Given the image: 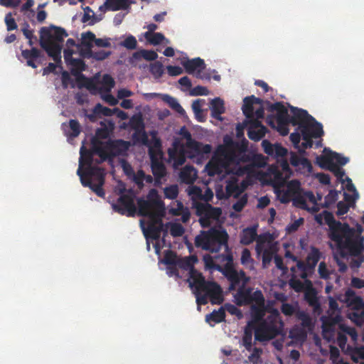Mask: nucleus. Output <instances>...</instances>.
Returning <instances> with one entry per match:
<instances>
[{
    "label": "nucleus",
    "mask_w": 364,
    "mask_h": 364,
    "mask_svg": "<svg viewBox=\"0 0 364 364\" xmlns=\"http://www.w3.org/2000/svg\"><path fill=\"white\" fill-rule=\"evenodd\" d=\"M323 220L325 223L328 225L330 239L337 244L338 240L340 239L341 230H342L343 223L336 220L333 215L327 210H323Z\"/></svg>",
    "instance_id": "21"
},
{
    "label": "nucleus",
    "mask_w": 364,
    "mask_h": 364,
    "mask_svg": "<svg viewBox=\"0 0 364 364\" xmlns=\"http://www.w3.org/2000/svg\"><path fill=\"white\" fill-rule=\"evenodd\" d=\"M130 143L123 139L109 140L107 141V149L112 158L124 154L129 149Z\"/></svg>",
    "instance_id": "28"
},
{
    "label": "nucleus",
    "mask_w": 364,
    "mask_h": 364,
    "mask_svg": "<svg viewBox=\"0 0 364 364\" xmlns=\"http://www.w3.org/2000/svg\"><path fill=\"white\" fill-rule=\"evenodd\" d=\"M168 157L171 161L173 162L174 168H178L182 166L186 159V150L184 144L176 139L173 141L172 147L168 150Z\"/></svg>",
    "instance_id": "18"
},
{
    "label": "nucleus",
    "mask_w": 364,
    "mask_h": 364,
    "mask_svg": "<svg viewBox=\"0 0 364 364\" xmlns=\"http://www.w3.org/2000/svg\"><path fill=\"white\" fill-rule=\"evenodd\" d=\"M21 31L23 36L28 40H31V38H34V41H37L36 36L34 35V31L30 28V26L28 23H24L21 28Z\"/></svg>",
    "instance_id": "63"
},
{
    "label": "nucleus",
    "mask_w": 364,
    "mask_h": 364,
    "mask_svg": "<svg viewBox=\"0 0 364 364\" xmlns=\"http://www.w3.org/2000/svg\"><path fill=\"white\" fill-rule=\"evenodd\" d=\"M200 102L201 100L200 99L194 100L192 103V109L198 120L203 122V118L200 116V114L202 113V105Z\"/></svg>",
    "instance_id": "64"
},
{
    "label": "nucleus",
    "mask_w": 364,
    "mask_h": 364,
    "mask_svg": "<svg viewBox=\"0 0 364 364\" xmlns=\"http://www.w3.org/2000/svg\"><path fill=\"white\" fill-rule=\"evenodd\" d=\"M138 207L140 215L148 217L156 223L161 222V218L164 214V203L160 199L156 189L149 191L146 200L139 199Z\"/></svg>",
    "instance_id": "12"
},
{
    "label": "nucleus",
    "mask_w": 364,
    "mask_h": 364,
    "mask_svg": "<svg viewBox=\"0 0 364 364\" xmlns=\"http://www.w3.org/2000/svg\"><path fill=\"white\" fill-rule=\"evenodd\" d=\"M132 57L136 60L144 58L146 60L152 61L155 60L158 58V54L154 50L141 49L134 53Z\"/></svg>",
    "instance_id": "42"
},
{
    "label": "nucleus",
    "mask_w": 364,
    "mask_h": 364,
    "mask_svg": "<svg viewBox=\"0 0 364 364\" xmlns=\"http://www.w3.org/2000/svg\"><path fill=\"white\" fill-rule=\"evenodd\" d=\"M197 212L199 215L206 216L213 220L218 219L222 214L221 208L213 207L208 203L198 205Z\"/></svg>",
    "instance_id": "32"
},
{
    "label": "nucleus",
    "mask_w": 364,
    "mask_h": 364,
    "mask_svg": "<svg viewBox=\"0 0 364 364\" xmlns=\"http://www.w3.org/2000/svg\"><path fill=\"white\" fill-rule=\"evenodd\" d=\"M222 307L224 308V311H227L231 315L236 316L238 318L242 317V313L236 306L230 303H225Z\"/></svg>",
    "instance_id": "57"
},
{
    "label": "nucleus",
    "mask_w": 364,
    "mask_h": 364,
    "mask_svg": "<svg viewBox=\"0 0 364 364\" xmlns=\"http://www.w3.org/2000/svg\"><path fill=\"white\" fill-rule=\"evenodd\" d=\"M332 151L327 147L323 149V154L317 156L316 159V164L323 169L328 170L333 165Z\"/></svg>",
    "instance_id": "34"
},
{
    "label": "nucleus",
    "mask_w": 364,
    "mask_h": 364,
    "mask_svg": "<svg viewBox=\"0 0 364 364\" xmlns=\"http://www.w3.org/2000/svg\"><path fill=\"white\" fill-rule=\"evenodd\" d=\"M323 135L322 124L306 109L297 107V153L302 154L309 148L321 147Z\"/></svg>",
    "instance_id": "1"
},
{
    "label": "nucleus",
    "mask_w": 364,
    "mask_h": 364,
    "mask_svg": "<svg viewBox=\"0 0 364 364\" xmlns=\"http://www.w3.org/2000/svg\"><path fill=\"white\" fill-rule=\"evenodd\" d=\"M329 171L334 174L339 182L344 183L345 180L343 179V176H345V171L342 168L334 163Z\"/></svg>",
    "instance_id": "58"
},
{
    "label": "nucleus",
    "mask_w": 364,
    "mask_h": 364,
    "mask_svg": "<svg viewBox=\"0 0 364 364\" xmlns=\"http://www.w3.org/2000/svg\"><path fill=\"white\" fill-rule=\"evenodd\" d=\"M210 104L211 116L218 120H222L221 114L225 111L223 100L220 97H215Z\"/></svg>",
    "instance_id": "38"
},
{
    "label": "nucleus",
    "mask_w": 364,
    "mask_h": 364,
    "mask_svg": "<svg viewBox=\"0 0 364 364\" xmlns=\"http://www.w3.org/2000/svg\"><path fill=\"white\" fill-rule=\"evenodd\" d=\"M277 193L282 203H287L291 201L292 205L296 206V179L289 181L287 190H279Z\"/></svg>",
    "instance_id": "25"
},
{
    "label": "nucleus",
    "mask_w": 364,
    "mask_h": 364,
    "mask_svg": "<svg viewBox=\"0 0 364 364\" xmlns=\"http://www.w3.org/2000/svg\"><path fill=\"white\" fill-rule=\"evenodd\" d=\"M339 328L344 334L348 335L353 342L357 341L358 333L354 328L349 327L345 324H340Z\"/></svg>",
    "instance_id": "55"
},
{
    "label": "nucleus",
    "mask_w": 364,
    "mask_h": 364,
    "mask_svg": "<svg viewBox=\"0 0 364 364\" xmlns=\"http://www.w3.org/2000/svg\"><path fill=\"white\" fill-rule=\"evenodd\" d=\"M262 146L265 154L276 159L277 164L275 166H271L269 170L277 179L284 182L285 178L283 177V173L279 170V168L285 173V178L289 177L291 173L287 159V149L282 146L280 144H272L267 139L262 141Z\"/></svg>",
    "instance_id": "7"
},
{
    "label": "nucleus",
    "mask_w": 364,
    "mask_h": 364,
    "mask_svg": "<svg viewBox=\"0 0 364 364\" xmlns=\"http://www.w3.org/2000/svg\"><path fill=\"white\" fill-rule=\"evenodd\" d=\"M145 236L146 238L148 250L150 249V242H152L155 247V250H160V247L158 244L160 239V231L156 228L154 227L153 225H150L148 228Z\"/></svg>",
    "instance_id": "36"
},
{
    "label": "nucleus",
    "mask_w": 364,
    "mask_h": 364,
    "mask_svg": "<svg viewBox=\"0 0 364 364\" xmlns=\"http://www.w3.org/2000/svg\"><path fill=\"white\" fill-rule=\"evenodd\" d=\"M226 254H222L213 257L214 262L219 264L222 267H225L230 263V267H234L232 252H225Z\"/></svg>",
    "instance_id": "41"
},
{
    "label": "nucleus",
    "mask_w": 364,
    "mask_h": 364,
    "mask_svg": "<svg viewBox=\"0 0 364 364\" xmlns=\"http://www.w3.org/2000/svg\"><path fill=\"white\" fill-rule=\"evenodd\" d=\"M144 36L154 46L160 44L165 39L164 36L161 33H151L150 32H146Z\"/></svg>",
    "instance_id": "48"
},
{
    "label": "nucleus",
    "mask_w": 364,
    "mask_h": 364,
    "mask_svg": "<svg viewBox=\"0 0 364 364\" xmlns=\"http://www.w3.org/2000/svg\"><path fill=\"white\" fill-rule=\"evenodd\" d=\"M229 235L223 228H211L207 231H201L195 239V245L197 247H201L202 250H230L228 241Z\"/></svg>",
    "instance_id": "8"
},
{
    "label": "nucleus",
    "mask_w": 364,
    "mask_h": 364,
    "mask_svg": "<svg viewBox=\"0 0 364 364\" xmlns=\"http://www.w3.org/2000/svg\"><path fill=\"white\" fill-rule=\"evenodd\" d=\"M150 73L155 79H159L164 73L163 64L159 61H156L150 65Z\"/></svg>",
    "instance_id": "46"
},
{
    "label": "nucleus",
    "mask_w": 364,
    "mask_h": 364,
    "mask_svg": "<svg viewBox=\"0 0 364 364\" xmlns=\"http://www.w3.org/2000/svg\"><path fill=\"white\" fill-rule=\"evenodd\" d=\"M68 36L64 28L53 25L40 30L41 47L57 63H61L62 43Z\"/></svg>",
    "instance_id": "5"
},
{
    "label": "nucleus",
    "mask_w": 364,
    "mask_h": 364,
    "mask_svg": "<svg viewBox=\"0 0 364 364\" xmlns=\"http://www.w3.org/2000/svg\"><path fill=\"white\" fill-rule=\"evenodd\" d=\"M164 256L160 262L166 266V274L168 277L181 278L178 269H182L189 272L188 282L191 288H194L196 291L200 289L207 282L203 274L194 268V264L197 262L196 256L181 257L177 255L176 252H164Z\"/></svg>",
    "instance_id": "3"
},
{
    "label": "nucleus",
    "mask_w": 364,
    "mask_h": 364,
    "mask_svg": "<svg viewBox=\"0 0 364 364\" xmlns=\"http://www.w3.org/2000/svg\"><path fill=\"white\" fill-rule=\"evenodd\" d=\"M255 325L252 321L248 322L244 330V334L242 338V345L247 351L252 350V332L255 331Z\"/></svg>",
    "instance_id": "37"
},
{
    "label": "nucleus",
    "mask_w": 364,
    "mask_h": 364,
    "mask_svg": "<svg viewBox=\"0 0 364 364\" xmlns=\"http://www.w3.org/2000/svg\"><path fill=\"white\" fill-rule=\"evenodd\" d=\"M94 112L97 114H102L106 117H111L115 114L114 108L110 109L107 107H104L100 103L95 105Z\"/></svg>",
    "instance_id": "53"
},
{
    "label": "nucleus",
    "mask_w": 364,
    "mask_h": 364,
    "mask_svg": "<svg viewBox=\"0 0 364 364\" xmlns=\"http://www.w3.org/2000/svg\"><path fill=\"white\" fill-rule=\"evenodd\" d=\"M338 191L336 190H331L324 198V206L329 207L333 204L338 199Z\"/></svg>",
    "instance_id": "61"
},
{
    "label": "nucleus",
    "mask_w": 364,
    "mask_h": 364,
    "mask_svg": "<svg viewBox=\"0 0 364 364\" xmlns=\"http://www.w3.org/2000/svg\"><path fill=\"white\" fill-rule=\"evenodd\" d=\"M235 302L239 306L250 305L252 319H260L267 311L265 299L261 290L253 291L251 287H240L234 295Z\"/></svg>",
    "instance_id": "6"
},
{
    "label": "nucleus",
    "mask_w": 364,
    "mask_h": 364,
    "mask_svg": "<svg viewBox=\"0 0 364 364\" xmlns=\"http://www.w3.org/2000/svg\"><path fill=\"white\" fill-rule=\"evenodd\" d=\"M200 291L206 293L213 304H220L223 301L222 289L220 286L215 282L207 281L200 289Z\"/></svg>",
    "instance_id": "22"
},
{
    "label": "nucleus",
    "mask_w": 364,
    "mask_h": 364,
    "mask_svg": "<svg viewBox=\"0 0 364 364\" xmlns=\"http://www.w3.org/2000/svg\"><path fill=\"white\" fill-rule=\"evenodd\" d=\"M274 237L269 232H265L257 235V244L255 250H278L272 247Z\"/></svg>",
    "instance_id": "30"
},
{
    "label": "nucleus",
    "mask_w": 364,
    "mask_h": 364,
    "mask_svg": "<svg viewBox=\"0 0 364 364\" xmlns=\"http://www.w3.org/2000/svg\"><path fill=\"white\" fill-rule=\"evenodd\" d=\"M22 57L27 60L38 59L41 57V51L37 48H32L31 50H22Z\"/></svg>",
    "instance_id": "51"
},
{
    "label": "nucleus",
    "mask_w": 364,
    "mask_h": 364,
    "mask_svg": "<svg viewBox=\"0 0 364 364\" xmlns=\"http://www.w3.org/2000/svg\"><path fill=\"white\" fill-rule=\"evenodd\" d=\"M344 296V301L352 309L358 311L364 309V302L362 297L357 296L353 290L348 289Z\"/></svg>",
    "instance_id": "29"
},
{
    "label": "nucleus",
    "mask_w": 364,
    "mask_h": 364,
    "mask_svg": "<svg viewBox=\"0 0 364 364\" xmlns=\"http://www.w3.org/2000/svg\"><path fill=\"white\" fill-rule=\"evenodd\" d=\"M232 139L228 136H225L223 139V144L218 146L215 151V156L205 166V170L208 175L214 176L220 175L223 172V170L228 166L235 164V161H232L229 159V148Z\"/></svg>",
    "instance_id": "13"
},
{
    "label": "nucleus",
    "mask_w": 364,
    "mask_h": 364,
    "mask_svg": "<svg viewBox=\"0 0 364 364\" xmlns=\"http://www.w3.org/2000/svg\"><path fill=\"white\" fill-rule=\"evenodd\" d=\"M205 266L208 269L217 270L221 272L229 281L230 291L237 289L240 287H245L250 280L243 270L237 272L234 267H230V263L225 267L214 262V260L209 255L203 256Z\"/></svg>",
    "instance_id": "11"
},
{
    "label": "nucleus",
    "mask_w": 364,
    "mask_h": 364,
    "mask_svg": "<svg viewBox=\"0 0 364 364\" xmlns=\"http://www.w3.org/2000/svg\"><path fill=\"white\" fill-rule=\"evenodd\" d=\"M181 65L187 73L194 74L197 78L202 80L209 78L208 75H204L202 72L205 69V65L204 60L200 58L183 60Z\"/></svg>",
    "instance_id": "19"
},
{
    "label": "nucleus",
    "mask_w": 364,
    "mask_h": 364,
    "mask_svg": "<svg viewBox=\"0 0 364 364\" xmlns=\"http://www.w3.org/2000/svg\"><path fill=\"white\" fill-rule=\"evenodd\" d=\"M164 193L166 198L175 199L178 195V187L176 184L167 186L164 189Z\"/></svg>",
    "instance_id": "52"
},
{
    "label": "nucleus",
    "mask_w": 364,
    "mask_h": 364,
    "mask_svg": "<svg viewBox=\"0 0 364 364\" xmlns=\"http://www.w3.org/2000/svg\"><path fill=\"white\" fill-rule=\"evenodd\" d=\"M164 100L170 105L171 108L175 109L178 113L184 112L183 108L178 102L176 98L166 95L164 96Z\"/></svg>",
    "instance_id": "54"
},
{
    "label": "nucleus",
    "mask_w": 364,
    "mask_h": 364,
    "mask_svg": "<svg viewBox=\"0 0 364 364\" xmlns=\"http://www.w3.org/2000/svg\"><path fill=\"white\" fill-rule=\"evenodd\" d=\"M292 116L290 117L288 109L282 102H275L269 104L268 111L271 112L269 117L274 118L277 122V129L282 136L289 134L288 126L291 124L296 126V107H291Z\"/></svg>",
    "instance_id": "14"
},
{
    "label": "nucleus",
    "mask_w": 364,
    "mask_h": 364,
    "mask_svg": "<svg viewBox=\"0 0 364 364\" xmlns=\"http://www.w3.org/2000/svg\"><path fill=\"white\" fill-rule=\"evenodd\" d=\"M337 343L344 353L348 352V347H351L347 344V336L341 331L338 333Z\"/></svg>",
    "instance_id": "56"
},
{
    "label": "nucleus",
    "mask_w": 364,
    "mask_h": 364,
    "mask_svg": "<svg viewBox=\"0 0 364 364\" xmlns=\"http://www.w3.org/2000/svg\"><path fill=\"white\" fill-rule=\"evenodd\" d=\"M120 196L116 203L112 204L113 210L122 215L134 216L136 211L134 204V194L132 190L120 191Z\"/></svg>",
    "instance_id": "16"
},
{
    "label": "nucleus",
    "mask_w": 364,
    "mask_h": 364,
    "mask_svg": "<svg viewBox=\"0 0 364 364\" xmlns=\"http://www.w3.org/2000/svg\"><path fill=\"white\" fill-rule=\"evenodd\" d=\"M250 127L247 130V136L252 141H258L264 136L267 132V128L257 119L249 120Z\"/></svg>",
    "instance_id": "24"
},
{
    "label": "nucleus",
    "mask_w": 364,
    "mask_h": 364,
    "mask_svg": "<svg viewBox=\"0 0 364 364\" xmlns=\"http://www.w3.org/2000/svg\"><path fill=\"white\" fill-rule=\"evenodd\" d=\"M131 127L135 131L133 136L136 137V135L141 134L142 141L146 142L147 141V135L144 131V124L141 116H134L130 119Z\"/></svg>",
    "instance_id": "33"
},
{
    "label": "nucleus",
    "mask_w": 364,
    "mask_h": 364,
    "mask_svg": "<svg viewBox=\"0 0 364 364\" xmlns=\"http://www.w3.org/2000/svg\"><path fill=\"white\" fill-rule=\"evenodd\" d=\"M334 257L337 259L339 255L343 258H348L350 257L349 266L352 269H358L360 267L361 264L364 262L363 252H333Z\"/></svg>",
    "instance_id": "27"
},
{
    "label": "nucleus",
    "mask_w": 364,
    "mask_h": 364,
    "mask_svg": "<svg viewBox=\"0 0 364 364\" xmlns=\"http://www.w3.org/2000/svg\"><path fill=\"white\" fill-rule=\"evenodd\" d=\"M70 64L73 67L71 73L73 75L77 77V81L79 83L84 82L85 83L83 85L88 90L94 88L95 85L93 80L90 78L86 77L81 73L82 71L85 70V64L84 61L79 58H71Z\"/></svg>",
    "instance_id": "20"
},
{
    "label": "nucleus",
    "mask_w": 364,
    "mask_h": 364,
    "mask_svg": "<svg viewBox=\"0 0 364 364\" xmlns=\"http://www.w3.org/2000/svg\"><path fill=\"white\" fill-rule=\"evenodd\" d=\"M321 252H311L305 261L297 259V272L302 279H307L314 273L315 267L320 259Z\"/></svg>",
    "instance_id": "17"
},
{
    "label": "nucleus",
    "mask_w": 364,
    "mask_h": 364,
    "mask_svg": "<svg viewBox=\"0 0 364 364\" xmlns=\"http://www.w3.org/2000/svg\"><path fill=\"white\" fill-rule=\"evenodd\" d=\"M132 178L139 188L141 189L144 187V171L143 170L140 169L136 173L134 172Z\"/></svg>",
    "instance_id": "59"
},
{
    "label": "nucleus",
    "mask_w": 364,
    "mask_h": 364,
    "mask_svg": "<svg viewBox=\"0 0 364 364\" xmlns=\"http://www.w3.org/2000/svg\"><path fill=\"white\" fill-rule=\"evenodd\" d=\"M121 46L128 50H134L136 48L137 41L134 36L130 35L121 43Z\"/></svg>",
    "instance_id": "60"
},
{
    "label": "nucleus",
    "mask_w": 364,
    "mask_h": 364,
    "mask_svg": "<svg viewBox=\"0 0 364 364\" xmlns=\"http://www.w3.org/2000/svg\"><path fill=\"white\" fill-rule=\"evenodd\" d=\"M305 153L302 154L297 153V166H301L306 173H311L313 171V166L311 161L306 158H302L299 155H303Z\"/></svg>",
    "instance_id": "47"
},
{
    "label": "nucleus",
    "mask_w": 364,
    "mask_h": 364,
    "mask_svg": "<svg viewBox=\"0 0 364 364\" xmlns=\"http://www.w3.org/2000/svg\"><path fill=\"white\" fill-rule=\"evenodd\" d=\"M69 127L71 130V132L67 133L68 136L75 138L79 136L81 132V127L77 120L70 119L69 121Z\"/></svg>",
    "instance_id": "50"
},
{
    "label": "nucleus",
    "mask_w": 364,
    "mask_h": 364,
    "mask_svg": "<svg viewBox=\"0 0 364 364\" xmlns=\"http://www.w3.org/2000/svg\"><path fill=\"white\" fill-rule=\"evenodd\" d=\"M196 169L191 166H185L180 172V178L185 183H192L196 179Z\"/></svg>",
    "instance_id": "39"
},
{
    "label": "nucleus",
    "mask_w": 364,
    "mask_h": 364,
    "mask_svg": "<svg viewBox=\"0 0 364 364\" xmlns=\"http://www.w3.org/2000/svg\"><path fill=\"white\" fill-rule=\"evenodd\" d=\"M229 148V159L235 161V165L241 163H250L251 166L263 168L267 164L266 157L262 154L247 152V144L246 142H238L232 139Z\"/></svg>",
    "instance_id": "9"
},
{
    "label": "nucleus",
    "mask_w": 364,
    "mask_h": 364,
    "mask_svg": "<svg viewBox=\"0 0 364 364\" xmlns=\"http://www.w3.org/2000/svg\"><path fill=\"white\" fill-rule=\"evenodd\" d=\"M225 319V312L224 308L220 307L218 310H214L212 313L207 314L205 316L206 321H214L215 323H219L224 321Z\"/></svg>",
    "instance_id": "44"
},
{
    "label": "nucleus",
    "mask_w": 364,
    "mask_h": 364,
    "mask_svg": "<svg viewBox=\"0 0 364 364\" xmlns=\"http://www.w3.org/2000/svg\"><path fill=\"white\" fill-rule=\"evenodd\" d=\"M151 168L154 176V185L159 186L161 184V179L166 175V168L163 162L151 155Z\"/></svg>",
    "instance_id": "26"
},
{
    "label": "nucleus",
    "mask_w": 364,
    "mask_h": 364,
    "mask_svg": "<svg viewBox=\"0 0 364 364\" xmlns=\"http://www.w3.org/2000/svg\"><path fill=\"white\" fill-rule=\"evenodd\" d=\"M185 147L189 151L191 158L209 154L212 149L211 145L203 144L193 139L186 141Z\"/></svg>",
    "instance_id": "23"
},
{
    "label": "nucleus",
    "mask_w": 364,
    "mask_h": 364,
    "mask_svg": "<svg viewBox=\"0 0 364 364\" xmlns=\"http://www.w3.org/2000/svg\"><path fill=\"white\" fill-rule=\"evenodd\" d=\"M340 239L337 242L338 250H364V231L361 225L357 224L355 228L343 223L341 230Z\"/></svg>",
    "instance_id": "10"
},
{
    "label": "nucleus",
    "mask_w": 364,
    "mask_h": 364,
    "mask_svg": "<svg viewBox=\"0 0 364 364\" xmlns=\"http://www.w3.org/2000/svg\"><path fill=\"white\" fill-rule=\"evenodd\" d=\"M257 228L256 227L247 228L243 230L240 241H241V243H242L244 245H249L255 240L257 241Z\"/></svg>",
    "instance_id": "40"
},
{
    "label": "nucleus",
    "mask_w": 364,
    "mask_h": 364,
    "mask_svg": "<svg viewBox=\"0 0 364 364\" xmlns=\"http://www.w3.org/2000/svg\"><path fill=\"white\" fill-rule=\"evenodd\" d=\"M252 353L248 356V360L252 364H259L262 363L261 355L262 349L261 348L252 347Z\"/></svg>",
    "instance_id": "49"
},
{
    "label": "nucleus",
    "mask_w": 364,
    "mask_h": 364,
    "mask_svg": "<svg viewBox=\"0 0 364 364\" xmlns=\"http://www.w3.org/2000/svg\"><path fill=\"white\" fill-rule=\"evenodd\" d=\"M346 354L350 355L354 363H358L360 360H364V346L348 347V352Z\"/></svg>",
    "instance_id": "43"
},
{
    "label": "nucleus",
    "mask_w": 364,
    "mask_h": 364,
    "mask_svg": "<svg viewBox=\"0 0 364 364\" xmlns=\"http://www.w3.org/2000/svg\"><path fill=\"white\" fill-rule=\"evenodd\" d=\"M263 100L260 98L256 97L254 95L248 96L244 98L243 100V105L242 107L243 114L245 116L250 119L254 117V108L253 105H262Z\"/></svg>",
    "instance_id": "31"
},
{
    "label": "nucleus",
    "mask_w": 364,
    "mask_h": 364,
    "mask_svg": "<svg viewBox=\"0 0 364 364\" xmlns=\"http://www.w3.org/2000/svg\"><path fill=\"white\" fill-rule=\"evenodd\" d=\"M92 151L94 154L99 156L100 161H105L107 159H112L111 153L107 149V142L105 144H103L101 141H93Z\"/></svg>",
    "instance_id": "35"
},
{
    "label": "nucleus",
    "mask_w": 364,
    "mask_h": 364,
    "mask_svg": "<svg viewBox=\"0 0 364 364\" xmlns=\"http://www.w3.org/2000/svg\"><path fill=\"white\" fill-rule=\"evenodd\" d=\"M304 279V282L297 279V293H304V300L312 308L314 314L318 316L322 313V309L318 297V292L311 280Z\"/></svg>",
    "instance_id": "15"
},
{
    "label": "nucleus",
    "mask_w": 364,
    "mask_h": 364,
    "mask_svg": "<svg viewBox=\"0 0 364 364\" xmlns=\"http://www.w3.org/2000/svg\"><path fill=\"white\" fill-rule=\"evenodd\" d=\"M331 154L333 156V163H335L339 166H344L349 161L348 157L343 156L337 152L332 151Z\"/></svg>",
    "instance_id": "62"
},
{
    "label": "nucleus",
    "mask_w": 364,
    "mask_h": 364,
    "mask_svg": "<svg viewBox=\"0 0 364 364\" xmlns=\"http://www.w3.org/2000/svg\"><path fill=\"white\" fill-rule=\"evenodd\" d=\"M79 167L77 174L84 187L90 188L97 196L104 198L105 192L103 186L105 182V169L93 165L94 152L84 146L80 148Z\"/></svg>",
    "instance_id": "2"
},
{
    "label": "nucleus",
    "mask_w": 364,
    "mask_h": 364,
    "mask_svg": "<svg viewBox=\"0 0 364 364\" xmlns=\"http://www.w3.org/2000/svg\"><path fill=\"white\" fill-rule=\"evenodd\" d=\"M129 0H107L105 5L111 11L125 9L129 6Z\"/></svg>",
    "instance_id": "45"
},
{
    "label": "nucleus",
    "mask_w": 364,
    "mask_h": 364,
    "mask_svg": "<svg viewBox=\"0 0 364 364\" xmlns=\"http://www.w3.org/2000/svg\"><path fill=\"white\" fill-rule=\"evenodd\" d=\"M264 317L258 320L252 319L256 326L255 328V339L256 341H268L277 336H285L284 322L277 309H272L269 315L266 318Z\"/></svg>",
    "instance_id": "4"
}]
</instances>
